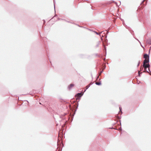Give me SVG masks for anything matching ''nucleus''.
Returning <instances> with one entry per match:
<instances>
[{
	"label": "nucleus",
	"instance_id": "obj_1",
	"mask_svg": "<svg viewBox=\"0 0 151 151\" xmlns=\"http://www.w3.org/2000/svg\"><path fill=\"white\" fill-rule=\"evenodd\" d=\"M143 67L144 68V70L143 71V72H147V73H149V72L147 70V68H148V70L150 71V65L149 63L147 64L145 66H143Z\"/></svg>",
	"mask_w": 151,
	"mask_h": 151
},
{
	"label": "nucleus",
	"instance_id": "obj_2",
	"mask_svg": "<svg viewBox=\"0 0 151 151\" xmlns=\"http://www.w3.org/2000/svg\"><path fill=\"white\" fill-rule=\"evenodd\" d=\"M149 58L145 59L144 60L143 66H145L147 64L149 63Z\"/></svg>",
	"mask_w": 151,
	"mask_h": 151
},
{
	"label": "nucleus",
	"instance_id": "obj_3",
	"mask_svg": "<svg viewBox=\"0 0 151 151\" xmlns=\"http://www.w3.org/2000/svg\"><path fill=\"white\" fill-rule=\"evenodd\" d=\"M83 95V94H82V93H77L76 95V96L78 97H81L82 95Z\"/></svg>",
	"mask_w": 151,
	"mask_h": 151
},
{
	"label": "nucleus",
	"instance_id": "obj_4",
	"mask_svg": "<svg viewBox=\"0 0 151 151\" xmlns=\"http://www.w3.org/2000/svg\"><path fill=\"white\" fill-rule=\"evenodd\" d=\"M144 58L145 59H147L148 58H149V56L147 54H145L144 55Z\"/></svg>",
	"mask_w": 151,
	"mask_h": 151
},
{
	"label": "nucleus",
	"instance_id": "obj_5",
	"mask_svg": "<svg viewBox=\"0 0 151 151\" xmlns=\"http://www.w3.org/2000/svg\"><path fill=\"white\" fill-rule=\"evenodd\" d=\"M74 86V85L73 84H71L70 85L68 86V89L69 90L71 89Z\"/></svg>",
	"mask_w": 151,
	"mask_h": 151
},
{
	"label": "nucleus",
	"instance_id": "obj_6",
	"mask_svg": "<svg viewBox=\"0 0 151 151\" xmlns=\"http://www.w3.org/2000/svg\"><path fill=\"white\" fill-rule=\"evenodd\" d=\"M147 42L148 44L151 45V38L147 40Z\"/></svg>",
	"mask_w": 151,
	"mask_h": 151
},
{
	"label": "nucleus",
	"instance_id": "obj_7",
	"mask_svg": "<svg viewBox=\"0 0 151 151\" xmlns=\"http://www.w3.org/2000/svg\"><path fill=\"white\" fill-rule=\"evenodd\" d=\"M95 84L98 85H100L101 84V82H96L95 83Z\"/></svg>",
	"mask_w": 151,
	"mask_h": 151
},
{
	"label": "nucleus",
	"instance_id": "obj_8",
	"mask_svg": "<svg viewBox=\"0 0 151 151\" xmlns=\"http://www.w3.org/2000/svg\"><path fill=\"white\" fill-rule=\"evenodd\" d=\"M94 32L95 33H96L97 35H100V36H101L100 33H102V32H100V33H98V32H96V31H94Z\"/></svg>",
	"mask_w": 151,
	"mask_h": 151
},
{
	"label": "nucleus",
	"instance_id": "obj_9",
	"mask_svg": "<svg viewBox=\"0 0 151 151\" xmlns=\"http://www.w3.org/2000/svg\"><path fill=\"white\" fill-rule=\"evenodd\" d=\"M142 72H140L139 71H138V75L139 76H140V75L141 74H142Z\"/></svg>",
	"mask_w": 151,
	"mask_h": 151
},
{
	"label": "nucleus",
	"instance_id": "obj_10",
	"mask_svg": "<svg viewBox=\"0 0 151 151\" xmlns=\"http://www.w3.org/2000/svg\"><path fill=\"white\" fill-rule=\"evenodd\" d=\"M90 86V85H88L86 87V89H88Z\"/></svg>",
	"mask_w": 151,
	"mask_h": 151
},
{
	"label": "nucleus",
	"instance_id": "obj_11",
	"mask_svg": "<svg viewBox=\"0 0 151 151\" xmlns=\"http://www.w3.org/2000/svg\"><path fill=\"white\" fill-rule=\"evenodd\" d=\"M143 67L141 66L140 67V69L141 70H142L143 69Z\"/></svg>",
	"mask_w": 151,
	"mask_h": 151
},
{
	"label": "nucleus",
	"instance_id": "obj_12",
	"mask_svg": "<svg viewBox=\"0 0 151 151\" xmlns=\"http://www.w3.org/2000/svg\"><path fill=\"white\" fill-rule=\"evenodd\" d=\"M104 50L106 51V47L105 46V45H104Z\"/></svg>",
	"mask_w": 151,
	"mask_h": 151
},
{
	"label": "nucleus",
	"instance_id": "obj_13",
	"mask_svg": "<svg viewBox=\"0 0 151 151\" xmlns=\"http://www.w3.org/2000/svg\"><path fill=\"white\" fill-rule=\"evenodd\" d=\"M119 108L120 111H121L122 112V108L119 107Z\"/></svg>",
	"mask_w": 151,
	"mask_h": 151
},
{
	"label": "nucleus",
	"instance_id": "obj_14",
	"mask_svg": "<svg viewBox=\"0 0 151 151\" xmlns=\"http://www.w3.org/2000/svg\"><path fill=\"white\" fill-rule=\"evenodd\" d=\"M139 64H140V61H139V63H138V65H137V67H138V66H139Z\"/></svg>",
	"mask_w": 151,
	"mask_h": 151
},
{
	"label": "nucleus",
	"instance_id": "obj_15",
	"mask_svg": "<svg viewBox=\"0 0 151 151\" xmlns=\"http://www.w3.org/2000/svg\"><path fill=\"white\" fill-rule=\"evenodd\" d=\"M54 4V8H55V0H53Z\"/></svg>",
	"mask_w": 151,
	"mask_h": 151
},
{
	"label": "nucleus",
	"instance_id": "obj_16",
	"mask_svg": "<svg viewBox=\"0 0 151 151\" xmlns=\"http://www.w3.org/2000/svg\"><path fill=\"white\" fill-rule=\"evenodd\" d=\"M149 71L150 72V73L149 72V74H150V75H151V72L150 71Z\"/></svg>",
	"mask_w": 151,
	"mask_h": 151
},
{
	"label": "nucleus",
	"instance_id": "obj_17",
	"mask_svg": "<svg viewBox=\"0 0 151 151\" xmlns=\"http://www.w3.org/2000/svg\"><path fill=\"white\" fill-rule=\"evenodd\" d=\"M145 0H143V1L142 2V4Z\"/></svg>",
	"mask_w": 151,
	"mask_h": 151
},
{
	"label": "nucleus",
	"instance_id": "obj_18",
	"mask_svg": "<svg viewBox=\"0 0 151 151\" xmlns=\"http://www.w3.org/2000/svg\"><path fill=\"white\" fill-rule=\"evenodd\" d=\"M43 21H44V24L45 22V20H43Z\"/></svg>",
	"mask_w": 151,
	"mask_h": 151
},
{
	"label": "nucleus",
	"instance_id": "obj_19",
	"mask_svg": "<svg viewBox=\"0 0 151 151\" xmlns=\"http://www.w3.org/2000/svg\"><path fill=\"white\" fill-rule=\"evenodd\" d=\"M92 84V83H91L89 85H90V86Z\"/></svg>",
	"mask_w": 151,
	"mask_h": 151
},
{
	"label": "nucleus",
	"instance_id": "obj_20",
	"mask_svg": "<svg viewBox=\"0 0 151 151\" xmlns=\"http://www.w3.org/2000/svg\"><path fill=\"white\" fill-rule=\"evenodd\" d=\"M119 129L120 130H122V129H121V128H120Z\"/></svg>",
	"mask_w": 151,
	"mask_h": 151
},
{
	"label": "nucleus",
	"instance_id": "obj_21",
	"mask_svg": "<svg viewBox=\"0 0 151 151\" xmlns=\"http://www.w3.org/2000/svg\"><path fill=\"white\" fill-rule=\"evenodd\" d=\"M137 40L139 42V43H140V42H139V41L138 40Z\"/></svg>",
	"mask_w": 151,
	"mask_h": 151
},
{
	"label": "nucleus",
	"instance_id": "obj_22",
	"mask_svg": "<svg viewBox=\"0 0 151 151\" xmlns=\"http://www.w3.org/2000/svg\"><path fill=\"white\" fill-rule=\"evenodd\" d=\"M99 78V76H98L97 77V79H98Z\"/></svg>",
	"mask_w": 151,
	"mask_h": 151
}]
</instances>
